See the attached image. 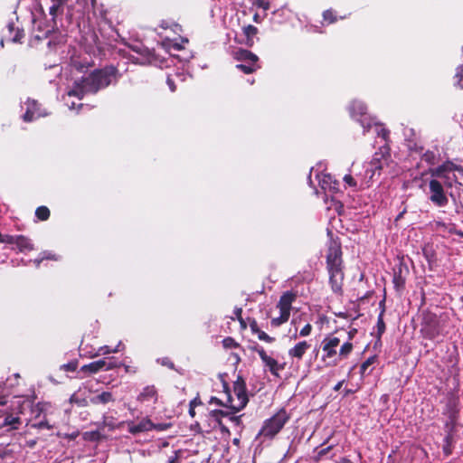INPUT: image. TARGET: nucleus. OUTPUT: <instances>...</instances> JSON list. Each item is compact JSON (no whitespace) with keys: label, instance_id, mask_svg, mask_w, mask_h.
<instances>
[{"label":"nucleus","instance_id":"obj_4","mask_svg":"<svg viewBox=\"0 0 463 463\" xmlns=\"http://www.w3.org/2000/svg\"><path fill=\"white\" fill-rule=\"evenodd\" d=\"M223 394L225 395V407L233 411H240L249 402L246 383L241 376L233 383V394L229 390L228 385L223 383Z\"/></svg>","mask_w":463,"mask_h":463},{"label":"nucleus","instance_id":"obj_49","mask_svg":"<svg viewBox=\"0 0 463 463\" xmlns=\"http://www.w3.org/2000/svg\"><path fill=\"white\" fill-rule=\"evenodd\" d=\"M311 326L309 324H307L300 331H299V336H307L311 332Z\"/></svg>","mask_w":463,"mask_h":463},{"label":"nucleus","instance_id":"obj_7","mask_svg":"<svg viewBox=\"0 0 463 463\" xmlns=\"http://www.w3.org/2000/svg\"><path fill=\"white\" fill-rule=\"evenodd\" d=\"M321 167H322V165H321V164H319L316 169L311 168L310 175L308 177L309 184L310 185L313 184L311 175L313 174H315V177L317 180L318 185L321 188V190L324 193H327V192L331 193L332 194L331 198L333 196H337L338 199L341 200V197L344 196V194L339 191V188H338L339 184L336 182V180L333 179L331 175L324 173L321 170Z\"/></svg>","mask_w":463,"mask_h":463},{"label":"nucleus","instance_id":"obj_60","mask_svg":"<svg viewBox=\"0 0 463 463\" xmlns=\"http://www.w3.org/2000/svg\"><path fill=\"white\" fill-rule=\"evenodd\" d=\"M124 368H125V372L126 373H135L137 372L136 368L132 369L129 365H124Z\"/></svg>","mask_w":463,"mask_h":463},{"label":"nucleus","instance_id":"obj_15","mask_svg":"<svg viewBox=\"0 0 463 463\" xmlns=\"http://www.w3.org/2000/svg\"><path fill=\"white\" fill-rule=\"evenodd\" d=\"M152 420L148 418H143L137 423L134 421H130L128 423V430L129 433L133 435H137L141 432H147L151 430Z\"/></svg>","mask_w":463,"mask_h":463},{"label":"nucleus","instance_id":"obj_1","mask_svg":"<svg viewBox=\"0 0 463 463\" xmlns=\"http://www.w3.org/2000/svg\"><path fill=\"white\" fill-rule=\"evenodd\" d=\"M349 110L352 118L358 122L363 128L364 133L373 128L378 139L375 141V143L379 145L378 151L374 153L370 162L364 164V173L363 175L360 174V187H369L371 184L373 183L375 176L381 175L384 163L390 157V131L366 112V107L362 101L354 100Z\"/></svg>","mask_w":463,"mask_h":463},{"label":"nucleus","instance_id":"obj_26","mask_svg":"<svg viewBox=\"0 0 463 463\" xmlns=\"http://www.w3.org/2000/svg\"><path fill=\"white\" fill-rule=\"evenodd\" d=\"M383 313H384V309H383L381 311V313L379 314L378 318H377L375 336L377 337L378 341L380 340L382 335L384 333L385 328H386L385 323L383 320Z\"/></svg>","mask_w":463,"mask_h":463},{"label":"nucleus","instance_id":"obj_37","mask_svg":"<svg viewBox=\"0 0 463 463\" xmlns=\"http://www.w3.org/2000/svg\"><path fill=\"white\" fill-rule=\"evenodd\" d=\"M289 316L285 315L284 313H280V316L279 317H274L271 319V325L278 326L281 324L287 322L288 320Z\"/></svg>","mask_w":463,"mask_h":463},{"label":"nucleus","instance_id":"obj_41","mask_svg":"<svg viewBox=\"0 0 463 463\" xmlns=\"http://www.w3.org/2000/svg\"><path fill=\"white\" fill-rule=\"evenodd\" d=\"M112 350L113 349H111L109 345L100 346V347H99L97 353L92 355V357L99 356V355L109 354L113 353Z\"/></svg>","mask_w":463,"mask_h":463},{"label":"nucleus","instance_id":"obj_55","mask_svg":"<svg viewBox=\"0 0 463 463\" xmlns=\"http://www.w3.org/2000/svg\"><path fill=\"white\" fill-rule=\"evenodd\" d=\"M124 348H125V345H123V343L121 341H119L118 343V345H116V347L113 348L112 352L113 353H118L119 351H122Z\"/></svg>","mask_w":463,"mask_h":463},{"label":"nucleus","instance_id":"obj_28","mask_svg":"<svg viewBox=\"0 0 463 463\" xmlns=\"http://www.w3.org/2000/svg\"><path fill=\"white\" fill-rule=\"evenodd\" d=\"M7 30L10 33V39L12 42L16 43L19 42L24 37L23 31L18 28L14 30V26L13 24H8Z\"/></svg>","mask_w":463,"mask_h":463},{"label":"nucleus","instance_id":"obj_43","mask_svg":"<svg viewBox=\"0 0 463 463\" xmlns=\"http://www.w3.org/2000/svg\"><path fill=\"white\" fill-rule=\"evenodd\" d=\"M222 344H223V346L225 348H233V347H236L238 345V344L232 337L224 338L223 341H222Z\"/></svg>","mask_w":463,"mask_h":463},{"label":"nucleus","instance_id":"obj_54","mask_svg":"<svg viewBox=\"0 0 463 463\" xmlns=\"http://www.w3.org/2000/svg\"><path fill=\"white\" fill-rule=\"evenodd\" d=\"M211 402H214L218 405L225 406V404H224L225 397L223 399H219V398L213 397V398H212Z\"/></svg>","mask_w":463,"mask_h":463},{"label":"nucleus","instance_id":"obj_24","mask_svg":"<svg viewBox=\"0 0 463 463\" xmlns=\"http://www.w3.org/2000/svg\"><path fill=\"white\" fill-rule=\"evenodd\" d=\"M213 412L216 415H220V416H222V417H227L235 425H240L241 424V416L234 415V413L236 411H233L232 410L231 412L227 411H214Z\"/></svg>","mask_w":463,"mask_h":463},{"label":"nucleus","instance_id":"obj_46","mask_svg":"<svg viewBox=\"0 0 463 463\" xmlns=\"http://www.w3.org/2000/svg\"><path fill=\"white\" fill-rule=\"evenodd\" d=\"M16 237H17V235L5 234V236H4V242L3 243L14 246V242H15V240H16Z\"/></svg>","mask_w":463,"mask_h":463},{"label":"nucleus","instance_id":"obj_59","mask_svg":"<svg viewBox=\"0 0 463 463\" xmlns=\"http://www.w3.org/2000/svg\"><path fill=\"white\" fill-rule=\"evenodd\" d=\"M348 183H349V187H353V186H356L357 185L356 181L352 176H350V175H349Z\"/></svg>","mask_w":463,"mask_h":463},{"label":"nucleus","instance_id":"obj_2","mask_svg":"<svg viewBox=\"0 0 463 463\" xmlns=\"http://www.w3.org/2000/svg\"><path fill=\"white\" fill-rule=\"evenodd\" d=\"M327 210H334L337 213L336 216L330 217L327 228V234L332 240L326 254L329 280L335 292H342L345 280V273L342 269V250L340 241L333 240V233L335 232L345 235L347 232V227L344 223L346 219L344 203L337 196H333Z\"/></svg>","mask_w":463,"mask_h":463},{"label":"nucleus","instance_id":"obj_21","mask_svg":"<svg viewBox=\"0 0 463 463\" xmlns=\"http://www.w3.org/2000/svg\"><path fill=\"white\" fill-rule=\"evenodd\" d=\"M20 252L30 251L33 249L31 241L24 235H17L14 245Z\"/></svg>","mask_w":463,"mask_h":463},{"label":"nucleus","instance_id":"obj_25","mask_svg":"<svg viewBox=\"0 0 463 463\" xmlns=\"http://www.w3.org/2000/svg\"><path fill=\"white\" fill-rule=\"evenodd\" d=\"M236 67L246 74L252 73L260 68L258 61H252V63L241 62Z\"/></svg>","mask_w":463,"mask_h":463},{"label":"nucleus","instance_id":"obj_63","mask_svg":"<svg viewBox=\"0 0 463 463\" xmlns=\"http://www.w3.org/2000/svg\"><path fill=\"white\" fill-rule=\"evenodd\" d=\"M194 402H191V406H193ZM189 413H190V415H191L192 417H194V416L195 411H194V409L193 407H191V408H190V410H189Z\"/></svg>","mask_w":463,"mask_h":463},{"label":"nucleus","instance_id":"obj_8","mask_svg":"<svg viewBox=\"0 0 463 463\" xmlns=\"http://www.w3.org/2000/svg\"><path fill=\"white\" fill-rule=\"evenodd\" d=\"M288 419L287 411L284 409L279 410L275 415L264 421L259 435L272 439L280 431Z\"/></svg>","mask_w":463,"mask_h":463},{"label":"nucleus","instance_id":"obj_14","mask_svg":"<svg viewBox=\"0 0 463 463\" xmlns=\"http://www.w3.org/2000/svg\"><path fill=\"white\" fill-rule=\"evenodd\" d=\"M26 105L27 109L23 116L24 121L30 122L46 115V113H43L40 110L39 105L35 100L28 99Z\"/></svg>","mask_w":463,"mask_h":463},{"label":"nucleus","instance_id":"obj_61","mask_svg":"<svg viewBox=\"0 0 463 463\" xmlns=\"http://www.w3.org/2000/svg\"><path fill=\"white\" fill-rule=\"evenodd\" d=\"M137 62L141 63V64L150 63V62H151V60H150V57H149V56H147V57H146L143 61H137Z\"/></svg>","mask_w":463,"mask_h":463},{"label":"nucleus","instance_id":"obj_57","mask_svg":"<svg viewBox=\"0 0 463 463\" xmlns=\"http://www.w3.org/2000/svg\"><path fill=\"white\" fill-rule=\"evenodd\" d=\"M168 463H179L178 456L175 453V456L169 458Z\"/></svg>","mask_w":463,"mask_h":463},{"label":"nucleus","instance_id":"obj_31","mask_svg":"<svg viewBox=\"0 0 463 463\" xmlns=\"http://www.w3.org/2000/svg\"><path fill=\"white\" fill-rule=\"evenodd\" d=\"M35 215L39 220L45 221L50 216V211L45 206H40L36 209Z\"/></svg>","mask_w":463,"mask_h":463},{"label":"nucleus","instance_id":"obj_58","mask_svg":"<svg viewBox=\"0 0 463 463\" xmlns=\"http://www.w3.org/2000/svg\"><path fill=\"white\" fill-rule=\"evenodd\" d=\"M346 351H347V342H345L340 346V354H345Z\"/></svg>","mask_w":463,"mask_h":463},{"label":"nucleus","instance_id":"obj_10","mask_svg":"<svg viewBox=\"0 0 463 463\" xmlns=\"http://www.w3.org/2000/svg\"><path fill=\"white\" fill-rule=\"evenodd\" d=\"M458 399L455 395L450 394L449 396H448L446 407L444 410V414L447 415L449 418L445 424V427L449 432L445 439L448 443L451 439V432L453 431L457 422V417L458 412Z\"/></svg>","mask_w":463,"mask_h":463},{"label":"nucleus","instance_id":"obj_17","mask_svg":"<svg viewBox=\"0 0 463 463\" xmlns=\"http://www.w3.org/2000/svg\"><path fill=\"white\" fill-rule=\"evenodd\" d=\"M137 401L140 402H153L156 403L157 401V392L154 385H148L143 388L139 395L137 396Z\"/></svg>","mask_w":463,"mask_h":463},{"label":"nucleus","instance_id":"obj_29","mask_svg":"<svg viewBox=\"0 0 463 463\" xmlns=\"http://www.w3.org/2000/svg\"><path fill=\"white\" fill-rule=\"evenodd\" d=\"M20 422L21 421H20V418L19 417H15V416H13V415H7L5 418L3 426L10 427L12 430H17L18 426L20 425Z\"/></svg>","mask_w":463,"mask_h":463},{"label":"nucleus","instance_id":"obj_38","mask_svg":"<svg viewBox=\"0 0 463 463\" xmlns=\"http://www.w3.org/2000/svg\"><path fill=\"white\" fill-rule=\"evenodd\" d=\"M70 402L71 403H76L78 404L79 406H86L88 404L86 399L84 398H80L78 393H73L71 398H70Z\"/></svg>","mask_w":463,"mask_h":463},{"label":"nucleus","instance_id":"obj_50","mask_svg":"<svg viewBox=\"0 0 463 463\" xmlns=\"http://www.w3.org/2000/svg\"><path fill=\"white\" fill-rule=\"evenodd\" d=\"M66 104H67L68 108H69L71 110H72V109H80V108H82V107H83V104H82V103H79V104H77V103H75L74 101L70 102L69 100H67V101H66Z\"/></svg>","mask_w":463,"mask_h":463},{"label":"nucleus","instance_id":"obj_12","mask_svg":"<svg viewBox=\"0 0 463 463\" xmlns=\"http://www.w3.org/2000/svg\"><path fill=\"white\" fill-rule=\"evenodd\" d=\"M70 1L71 0H45L52 23L55 24L57 17L63 14L65 7Z\"/></svg>","mask_w":463,"mask_h":463},{"label":"nucleus","instance_id":"obj_22","mask_svg":"<svg viewBox=\"0 0 463 463\" xmlns=\"http://www.w3.org/2000/svg\"><path fill=\"white\" fill-rule=\"evenodd\" d=\"M112 402H114V397L110 392H103L90 398L92 404H107Z\"/></svg>","mask_w":463,"mask_h":463},{"label":"nucleus","instance_id":"obj_6","mask_svg":"<svg viewBox=\"0 0 463 463\" xmlns=\"http://www.w3.org/2000/svg\"><path fill=\"white\" fill-rule=\"evenodd\" d=\"M431 178L443 180L447 186L451 187L454 182L463 177V168L451 162H446L436 168L430 169Z\"/></svg>","mask_w":463,"mask_h":463},{"label":"nucleus","instance_id":"obj_62","mask_svg":"<svg viewBox=\"0 0 463 463\" xmlns=\"http://www.w3.org/2000/svg\"><path fill=\"white\" fill-rule=\"evenodd\" d=\"M43 260V256L40 258V259H35L33 260V263L35 264L36 267H39L40 266V263Z\"/></svg>","mask_w":463,"mask_h":463},{"label":"nucleus","instance_id":"obj_23","mask_svg":"<svg viewBox=\"0 0 463 463\" xmlns=\"http://www.w3.org/2000/svg\"><path fill=\"white\" fill-rule=\"evenodd\" d=\"M243 33L246 37L245 44L251 47L254 44V37L258 33L257 27L249 24L243 27Z\"/></svg>","mask_w":463,"mask_h":463},{"label":"nucleus","instance_id":"obj_18","mask_svg":"<svg viewBox=\"0 0 463 463\" xmlns=\"http://www.w3.org/2000/svg\"><path fill=\"white\" fill-rule=\"evenodd\" d=\"M295 299V295L291 292H286L281 297L278 303V307L280 313L289 316L291 310L292 302Z\"/></svg>","mask_w":463,"mask_h":463},{"label":"nucleus","instance_id":"obj_36","mask_svg":"<svg viewBox=\"0 0 463 463\" xmlns=\"http://www.w3.org/2000/svg\"><path fill=\"white\" fill-rule=\"evenodd\" d=\"M171 426H172L171 423H166V422L156 423V424L152 422L151 430H156V431L162 432V431H165L168 429H170Z\"/></svg>","mask_w":463,"mask_h":463},{"label":"nucleus","instance_id":"obj_27","mask_svg":"<svg viewBox=\"0 0 463 463\" xmlns=\"http://www.w3.org/2000/svg\"><path fill=\"white\" fill-rule=\"evenodd\" d=\"M345 16H337L336 13L331 9L323 13V20L326 24H330L336 22L338 19H344Z\"/></svg>","mask_w":463,"mask_h":463},{"label":"nucleus","instance_id":"obj_44","mask_svg":"<svg viewBox=\"0 0 463 463\" xmlns=\"http://www.w3.org/2000/svg\"><path fill=\"white\" fill-rule=\"evenodd\" d=\"M121 365L120 363H117L115 361H112V360H109V361H107L106 360V365L104 367L103 370L105 371H109V370H112V369H115V368H118Z\"/></svg>","mask_w":463,"mask_h":463},{"label":"nucleus","instance_id":"obj_45","mask_svg":"<svg viewBox=\"0 0 463 463\" xmlns=\"http://www.w3.org/2000/svg\"><path fill=\"white\" fill-rule=\"evenodd\" d=\"M253 5L265 11L269 8V3L265 0H254Z\"/></svg>","mask_w":463,"mask_h":463},{"label":"nucleus","instance_id":"obj_35","mask_svg":"<svg viewBox=\"0 0 463 463\" xmlns=\"http://www.w3.org/2000/svg\"><path fill=\"white\" fill-rule=\"evenodd\" d=\"M32 427L35 429H47L52 430L53 427L51 425L46 419L40 420L33 423Z\"/></svg>","mask_w":463,"mask_h":463},{"label":"nucleus","instance_id":"obj_51","mask_svg":"<svg viewBox=\"0 0 463 463\" xmlns=\"http://www.w3.org/2000/svg\"><path fill=\"white\" fill-rule=\"evenodd\" d=\"M161 361V365L166 366L170 369H174V364L168 358H163Z\"/></svg>","mask_w":463,"mask_h":463},{"label":"nucleus","instance_id":"obj_39","mask_svg":"<svg viewBox=\"0 0 463 463\" xmlns=\"http://www.w3.org/2000/svg\"><path fill=\"white\" fill-rule=\"evenodd\" d=\"M435 158H436L435 153L431 152V151H427L422 155V160H424L425 162H427L430 165L434 164Z\"/></svg>","mask_w":463,"mask_h":463},{"label":"nucleus","instance_id":"obj_52","mask_svg":"<svg viewBox=\"0 0 463 463\" xmlns=\"http://www.w3.org/2000/svg\"><path fill=\"white\" fill-rule=\"evenodd\" d=\"M62 368L69 372H74L77 368V364H75L73 363H69L67 364H63Z\"/></svg>","mask_w":463,"mask_h":463},{"label":"nucleus","instance_id":"obj_3","mask_svg":"<svg viewBox=\"0 0 463 463\" xmlns=\"http://www.w3.org/2000/svg\"><path fill=\"white\" fill-rule=\"evenodd\" d=\"M117 70L114 67H106L95 70L80 81H75L72 88L68 91L69 98L75 97L79 100L86 93H96L100 89L109 86L116 77Z\"/></svg>","mask_w":463,"mask_h":463},{"label":"nucleus","instance_id":"obj_16","mask_svg":"<svg viewBox=\"0 0 463 463\" xmlns=\"http://www.w3.org/2000/svg\"><path fill=\"white\" fill-rule=\"evenodd\" d=\"M309 348L310 345L307 341H300L288 350V356L300 361Z\"/></svg>","mask_w":463,"mask_h":463},{"label":"nucleus","instance_id":"obj_11","mask_svg":"<svg viewBox=\"0 0 463 463\" xmlns=\"http://www.w3.org/2000/svg\"><path fill=\"white\" fill-rule=\"evenodd\" d=\"M340 345V339L334 335L326 337L322 343L323 360L328 364H333L338 356L337 348Z\"/></svg>","mask_w":463,"mask_h":463},{"label":"nucleus","instance_id":"obj_34","mask_svg":"<svg viewBox=\"0 0 463 463\" xmlns=\"http://www.w3.org/2000/svg\"><path fill=\"white\" fill-rule=\"evenodd\" d=\"M404 136L406 137V140L409 142V144H408L409 148L412 149L413 146H416V142H414L412 139H410V137L415 136L414 130L412 128H405Z\"/></svg>","mask_w":463,"mask_h":463},{"label":"nucleus","instance_id":"obj_64","mask_svg":"<svg viewBox=\"0 0 463 463\" xmlns=\"http://www.w3.org/2000/svg\"><path fill=\"white\" fill-rule=\"evenodd\" d=\"M253 20H254V22H256V23H259V22H260V21H259V15H258L257 14H254V16H253Z\"/></svg>","mask_w":463,"mask_h":463},{"label":"nucleus","instance_id":"obj_9","mask_svg":"<svg viewBox=\"0 0 463 463\" xmlns=\"http://www.w3.org/2000/svg\"><path fill=\"white\" fill-rule=\"evenodd\" d=\"M421 331L429 339H434L443 332L441 320L438 316L430 311H423Z\"/></svg>","mask_w":463,"mask_h":463},{"label":"nucleus","instance_id":"obj_47","mask_svg":"<svg viewBox=\"0 0 463 463\" xmlns=\"http://www.w3.org/2000/svg\"><path fill=\"white\" fill-rule=\"evenodd\" d=\"M52 29H47L46 31L43 32L39 29V33L34 34V38L37 40H43L44 38H47L49 33H51Z\"/></svg>","mask_w":463,"mask_h":463},{"label":"nucleus","instance_id":"obj_20","mask_svg":"<svg viewBox=\"0 0 463 463\" xmlns=\"http://www.w3.org/2000/svg\"><path fill=\"white\" fill-rule=\"evenodd\" d=\"M105 365H106V360L100 359V360L90 363L88 364L82 365L80 369V372L86 373V374H93V373H97L100 371H103Z\"/></svg>","mask_w":463,"mask_h":463},{"label":"nucleus","instance_id":"obj_32","mask_svg":"<svg viewBox=\"0 0 463 463\" xmlns=\"http://www.w3.org/2000/svg\"><path fill=\"white\" fill-rule=\"evenodd\" d=\"M13 459L12 451L7 449H0V463H11Z\"/></svg>","mask_w":463,"mask_h":463},{"label":"nucleus","instance_id":"obj_33","mask_svg":"<svg viewBox=\"0 0 463 463\" xmlns=\"http://www.w3.org/2000/svg\"><path fill=\"white\" fill-rule=\"evenodd\" d=\"M455 84L463 89V64L459 65L457 68V71L455 74Z\"/></svg>","mask_w":463,"mask_h":463},{"label":"nucleus","instance_id":"obj_40","mask_svg":"<svg viewBox=\"0 0 463 463\" xmlns=\"http://www.w3.org/2000/svg\"><path fill=\"white\" fill-rule=\"evenodd\" d=\"M393 284L396 289L402 288L405 284V279L401 275H394Z\"/></svg>","mask_w":463,"mask_h":463},{"label":"nucleus","instance_id":"obj_30","mask_svg":"<svg viewBox=\"0 0 463 463\" xmlns=\"http://www.w3.org/2000/svg\"><path fill=\"white\" fill-rule=\"evenodd\" d=\"M251 329H252L253 332L258 334V338L260 340L265 341L267 343H271L274 340L273 337L269 336L265 332H263V331H261L260 329H257L255 323L253 325H251Z\"/></svg>","mask_w":463,"mask_h":463},{"label":"nucleus","instance_id":"obj_56","mask_svg":"<svg viewBox=\"0 0 463 463\" xmlns=\"http://www.w3.org/2000/svg\"><path fill=\"white\" fill-rule=\"evenodd\" d=\"M166 83L171 91L175 90V86L174 80L171 78H169V77L167 78Z\"/></svg>","mask_w":463,"mask_h":463},{"label":"nucleus","instance_id":"obj_19","mask_svg":"<svg viewBox=\"0 0 463 463\" xmlns=\"http://www.w3.org/2000/svg\"><path fill=\"white\" fill-rule=\"evenodd\" d=\"M233 58L241 62L252 63V61H258L259 58L253 52L239 48L233 52Z\"/></svg>","mask_w":463,"mask_h":463},{"label":"nucleus","instance_id":"obj_53","mask_svg":"<svg viewBox=\"0 0 463 463\" xmlns=\"http://www.w3.org/2000/svg\"><path fill=\"white\" fill-rule=\"evenodd\" d=\"M43 260H58V258H56L54 254H52L51 252H47V251L43 253Z\"/></svg>","mask_w":463,"mask_h":463},{"label":"nucleus","instance_id":"obj_42","mask_svg":"<svg viewBox=\"0 0 463 463\" xmlns=\"http://www.w3.org/2000/svg\"><path fill=\"white\" fill-rule=\"evenodd\" d=\"M104 427H109V430L115 429V422L113 417L104 416L102 420Z\"/></svg>","mask_w":463,"mask_h":463},{"label":"nucleus","instance_id":"obj_48","mask_svg":"<svg viewBox=\"0 0 463 463\" xmlns=\"http://www.w3.org/2000/svg\"><path fill=\"white\" fill-rule=\"evenodd\" d=\"M233 313H234V317H232V319L237 318L243 325V326H245L243 320L241 318L242 309L241 307H235Z\"/></svg>","mask_w":463,"mask_h":463},{"label":"nucleus","instance_id":"obj_5","mask_svg":"<svg viewBox=\"0 0 463 463\" xmlns=\"http://www.w3.org/2000/svg\"><path fill=\"white\" fill-rule=\"evenodd\" d=\"M420 188L436 207L443 208L448 205L449 198L439 180L435 178H431L429 181L423 180L420 184Z\"/></svg>","mask_w":463,"mask_h":463},{"label":"nucleus","instance_id":"obj_13","mask_svg":"<svg viewBox=\"0 0 463 463\" xmlns=\"http://www.w3.org/2000/svg\"><path fill=\"white\" fill-rule=\"evenodd\" d=\"M256 352L260 355L261 361L265 364L266 367L269 368L270 373L274 375H278L279 372L283 369L281 365L279 364L277 360L268 355L265 350L262 347H256Z\"/></svg>","mask_w":463,"mask_h":463}]
</instances>
